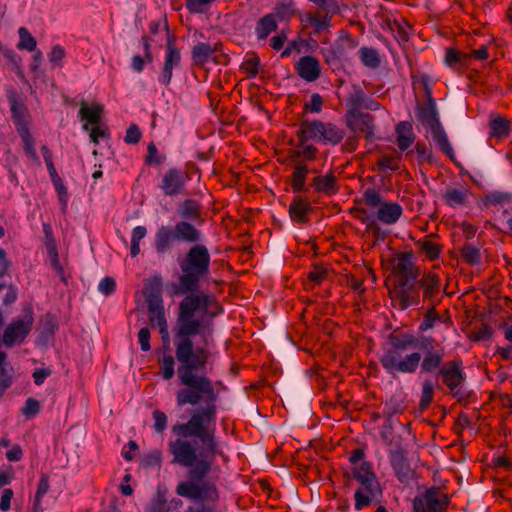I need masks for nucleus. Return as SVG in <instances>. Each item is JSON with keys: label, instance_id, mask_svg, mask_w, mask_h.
Returning a JSON list of instances; mask_svg holds the SVG:
<instances>
[{"label": "nucleus", "instance_id": "21", "mask_svg": "<svg viewBox=\"0 0 512 512\" xmlns=\"http://www.w3.org/2000/svg\"><path fill=\"white\" fill-rule=\"evenodd\" d=\"M371 489L373 490H369L365 485H360V487L355 491V510L360 511L373 503H379L381 501L383 491L380 482H376L375 486L371 485Z\"/></svg>", "mask_w": 512, "mask_h": 512}, {"label": "nucleus", "instance_id": "35", "mask_svg": "<svg viewBox=\"0 0 512 512\" xmlns=\"http://www.w3.org/2000/svg\"><path fill=\"white\" fill-rule=\"evenodd\" d=\"M262 67L261 60L255 52L247 53L246 58L240 65V71L246 75L247 78H254L259 73Z\"/></svg>", "mask_w": 512, "mask_h": 512}, {"label": "nucleus", "instance_id": "17", "mask_svg": "<svg viewBox=\"0 0 512 512\" xmlns=\"http://www.w3.org/2000/svg\"><path fill=\"white\" fill-rule=\"evenodd\" d=\"M346 126L355 134L363 135L367 142H372L375 137V119L368 112L345 116Z\"/></svg>", "mask_w": 512, "mask_h": 512}, {"label": "nucleus", "instance_id": "31", "mask_svg": "<svg viewBox=\"0 0 512 512\" xmlns=\"http://www.w3.org/2000/svg\"><path fill=\"white\" fill-rule=\"evenodd\" d=\"M440 387L436 378L426 377L421 383V395L419 399V410L425 411L431 405L434 399L435 389Z\"/></svg>", "mask_w": 512, "mask_h": 512}, {"label": "nucleus", "instance_id": "44", "mask_svg": "<svg viewBox=\"0 0 512 512\" xmlns=\"http://www.w3.org/2000/svg\"><path fill=\"white\" fill-rule=\"evenodd\" d=\"M299 147H301L300 150H296L293 154V161L295 162V165L298 162H303L302 160H298L299 158H303L306 161H312L316 159L319 150L316 146L312 144H306L299 142Z\"/></svg>", "mask_w": 512, "mask_h": 512}, {"label": "nucleus", "instance_id": "33", "mask_svg": "<svg viewBox=\"0 0 512 512\" xmlns=\"http://www.w3.org/2000/svg\"><path fill=\"white\" fill-rule=\"evenodd\" d=\"M367 96L360 87H354L353 92L346 100L347 111L345 116L362 113L361 109L364 107Z\"/></svg>", "mask_w": 512, "mask_h": 512}, {"label": "nucleus", "instance_id": "15", "mask_svg": "<svg viewBox=\"0 0 512 512\" xmlns=\"http://www.w3.org/2000/svg\"><path fill=\"white\" fill-rule=\"evenodd\" d=\"M175 42V36H168L165 45L164 64L158 78L159 82L165 87H168L171 83L173 69L178 68L181 65V52Z\"/></svg>", "mask_w": 512, "mask_h": 512}, {"label": "nucleus", "instance_id": "27", "mask_svg": "<svg viewBox=\"0 0 512 512\" xmlns=\"http://www.w3.org/2000/svg\"><path fill=\"white\" fill-rule=\"evenodd\" d=\"M488 126L491 139L503 140L511 133V120L499 114L490 116Z\"/></svg>", "mask_w": 512, "mask_h": 512}, {"label": "nucleus", "instance_id": "50", "mask_svg": "<svg viewBox=\"0 0 512 512\" xmlns=\"http://www.w3.org/2000/svg\"><path fill=\"white\" fill-rule=\"evenodd\" d=\"M295 14L294 4L292 2L289 3H279L274 8V13L272 14L275 19L280 21L289 20Z\"/></svg>", "mask_w": 512, "mask_h": 512}, {"label": "nucleus", "instance_id": "38", "mask_svg": "<svg viewBox=\"0 0 512 512\" xmlns=\"http://www.w3.org/2000/svg\"><path fill=\"white\" fill-rule=\"evenodd\" d=\"M407 408L404 398L392 396L384 404L382 414L390 420L394 415L403 413Z\"/></svg>", "mask_w": 512, "mask_h": 512}, {"label": "nucleus", "instance_id": "14", "mask_svg": "<svg viewBox=\"0 0 512 512\" xmlns=\"http://www.w3.org/2000/svg\"><path fill=\"white\" fill-rule=\"evenodd\" d=\"M450 497L438 487H430L413 499V512H446Z\"/></svg>", "mask_w": 512, "mask_h": 512}, {"label": "nucleus", "instance_id": "42", "mask_svg": "<svg viewBox=\"0 0 512 512\" xmlns=\"http://www.w3.org/2000/svg\"><path fill=\"white\" fill-rule=\"evenodd\" d=\"M277 29L276 19L272 14L263 16L256 27V33L259 39H265L270 33Z\"/></svg>", "mask_w": 512, "mask_h": 512}, {"label": "nucleus", "instance_id": "25", "mask_svg": "<svg viewBox=\"0 0 512 512\" xmlns=\"http://www.w3.org/2000/svg\"><path fill=\"white\" fill-rule=\"evenodd\" d=\"M351 474L354 480L360 485H365L369 490H372L371 485L375 486L376 482H379L372 464L368 461H362L359 465L353 466Z\"/></svg>", "mask_w": 512, "mask_h": 512}, {"label": "nucleus", "instance_id": "52", "mask_svg": "<svg viewBox=\"0 0 512 512\" xmlns=\"http://www.w3.org/2000/svg\"><path fill=\"white\" fill-rule=\"evenodd\" d=\"M415 151L418 155V163L421 165L423 163H431L432 162V149L427 146L424 142L418 141L415 144Z\"/></svg>", "mask_w": 512, "mask_h": 512}, {"label": "nucleus", "instance_id": "56", "mask_svg": "<svg viewBox=\"0 0 512 512\" xmlns=\"http://www.w3.org/2000/svg\"><path fill=\"white\" fill-rule=\"evenodd\" d=\"M413 83H420L424 88L426 98H433L432 96V87H431V78L426 73H421L419 75H411Z\"/></svg>", "mask_w": 512, "mask_h": 512}, {"label": "nucleus", "instance_id": "29", "mask_svg": "<svg viewBox=\"0 0 512 512\" xmlns=\"http://www.w3.org/2000/svg\"><path fill=\"white\" fill-rule=\"evenodd\" d=\"M432 237H437V234L431 233L424 238L415 241V245L419 252L424 254L429 261L437 260L443 251V245L432 241Z\"/></svg>", "mask_w": 512, "mask_h": 512}, {"label": "nucleus", "instance_id": "11", "mask_svg": "<svg viewBox=\"0 0 512 512\" xmlns=\"http://www.w3.org/2000/svg\"><path fill=\"white\" fill-rule=\"evenodd\" d=\"M436 380L441 381L442 385L449 389L451 396L459 403H467L472 396L471 391L463 389L467 376L461 359L446 362Z\"/></svg>", "mask_w": 512, "mask_h": 512}, {"label": "nucleus", "instance_id": "55", "mask_svg": "<svg viewBox=\"0 0 512 512\" xmlns=\"http://www.w3.org/2000/svg\"><path fill=\"white\" fill-rule=\"evenodd\" d=\"M323 107V98L319 93H313L310 101L304 104V110L311 113L321 112Z\"/></svg>", "mask_w": 512, "mask_h": 512}, {"label": "nucleus", "instance_id": "22", "mask_svg": "<svg viewBox=\"0 0 512 512\" xmlns=\"http://www.w3.org/2000/svg\"><path fill=\"white\" fill-rule=\"evenodd\" d=\"M202 205L195 199H185L179 203L176 212L179 217V221L186 223H192L195 225L202 224L204 219L202 217Z\"/></svg>", "mask_w": 512, "mask_h": 512}, {"label": "nucleus", "instance_id": "20", "mask_svg": "<svg viewBox=\"0 0 512 512\" xmlns=\"http://www.w3.org/2000/svg\"><path fill=\"white\" fill-rule=\"evenodd\" d=\"M314 208L311 200L303 195L293 197L289 206L290 219L297 224H307L310 221V215Z\"/></svg>", "mask_w": 512, "mask_h": 512}, {"label": "nucleus", "instance_id": "64", "mask_svg": "<svg viewBox=\"0 0 512 512\" xmlns=\"http://www.w3.org/2000/svg\"><path fill=\"white\" fill-rule=\"evenodd\" d=\"M378 167L382 170L396 171L399 168L397 160L390 155H385L378 161Z\"/></svg>", "mask_w": 512, "mask_h": 512}, {"label": "nucleus", "instance_id": "5", "mask_svg": "<svg viewBox=\"0 0 512 512\" xmlns=\"http://www.w3.org/2000/svg\"><path fill=\"white\" fill-rule=\"evenodd\" d=\"M193 244L183 258L178 259L181 275L176 293H196L200 282L209 275L211 257L208 248L199 242Z\"/></svg>", "mask_w": 512, "mask_h": 512}, {"label": "nucleus", "instance_id": "24", "mask_svg": "<svg viewBox=\"0 0 512 512\" xmlns=\"http://www.w3.org/2000/svg\"><path fill=\"white\" fill-rule=\"evenodd\" d=\"M389 461L397 479L404 483L411 479L412 470L403 449L391 451Z\"/></svg>", "mask_w": 512, "mask_h": 512}, {"label": "nucleus", "instance_id": "54", "mask_svg": "<svg viewBox=\"0 0 512 512\" xmlns=\"http://www.w3.org/2000/svg\"><path fill=\"white\" fill-rule=\"evenodd\" d=\"M152 416L154 419V431L157 433H162L163 431H165L167 428L168 421L166 414L163 411L156 409L152 412Z\"/></svg>", "mask_w": 512, "mask_h": 512}, {"label": "nucleus", "instance_id": "34", "mask_svg": "<svg viewBox=\"0 0 512 512\" xmlns=\"http://www.w3.org/2000/svg\"><path fill=\"white\" fill-rule=\"evenodd\" d=\"M104 108L101 104H94L88 106L85 102H82L79 109V117L81 120H86L88 123L96 125L101 121Z\"/></svg>", "mask_w": 512, "mask_h": 512}, {"label": "nucleus", "instance_id": "47", "mask_svg": "<svg viewBox=\"0 0 512 512\" xmlns=\"http://www.w3.org/2000/svg\"><path fill=\"white\" fill-rule=\"evenodd\" d=\"M19 34V42L17 44V48L20 50H27V51H35L37 46L36 39L31 35V33L28 31L25 27H20L18 30Z\"/></svg>", "mask_w": 512, "mask_h": 512}, {"label": "nucleus", "instance_id": "60", "mask_svg": "<svg viewBox=\"0 0 512 512\" xmlns=\"http://www.w3.org/2000/svg\"><path fill=\"white\" fill-rule=\"evenodd\" d=\"M66 55V52H65V49L60 46V45H54L50 51V53L48 54V57H49V61L54 65V66H61L62 65V60L64 59Z\"/></svg>", "mask_w": 512, "mask_h": 512}, {"label": "nucleus", "instance_id": "6", "mask_svg": "<svg viewBox=\"0 0 512 512\" xmlns=\"http://www.w3.org/2000/svg\"><path fill=\"white\" fill-rule=\"evenodd\" d=\"M289 178L294 193H308L312 190V195L322 194L329 197L339 191L338 181L332 170L321 174L316 169H310L305 162H298Z\"/></svg>", "mask_w": 512, "mask_h": 512}, {"label": "nucleus", "instance_id": "2", "mask_svg": "<svg viewBox=\"0 0 512 512\" xmlns=\"http://www.w3.org/2000/svg\"><path fill=\"white\" fill-rule=\"evenodd\" d=\"M445 349L432 336H415L399 328L387 336V346L379 357L384 370L392 375L414 374L436 378L445 367Z\"/></svg>", "mask_w": 512, "mask_h": 512}, {"label": "nucleus", "instance_id": "3", "mask_svg": "<svg viewBox=\"0 0 512 512\" xmlns=\"http://www.w3.org/2000/svg\"><path fill=\"white\" fill-rule=\"evenodd\" d=\"M411 251L401 252L396 255V262L392 268L394 287L390 291L391 298L397 303L400 310H406L411 306H418L423 302L429 306L418 326V331L424 333L432 329L441 317L436 310L441 292V278L432 271L422 272L421 268L413 261Z\"/></svg>", "mask_w": 512, "mask_h": 512}, {"label": "nucleus", "instance_id": "62", "mask_svg": "<svg viewBox=\"0 0 512 512\" xmlns=\"http://www.w3.org/2000/svg\"><path fill=\"white\" fill-rule=\"evenodd\" d=\"M328 271L325 268L314 267L307 277L314 285H320L327 278Z\"/></svg>", "mask_w": 512, "mask_h": 512}, {"label": "nucleus", "instance_id": "28", "mask_svg": "<svg viewBox=\"0 0 512 512\" xmlns=\"http://www.w3.org/2000/svg\"><path fill=\"white\" fill-rule=\"evenodd\" d=\"M324 11V14H321L320 11H316L314 13H308L306 15L307 24L313 29V34L319 35L324 30L328 29L331 26V20L333 15L338 12H330L329 9H321Z\"/></svg>", "mask_w": 512, "mask_h": 512}, {"label": "nucleus", "instance_id": "59", "mask_svg": "<svg viewBox=\"0 0 512 512\" xmlns=\"http://www.w3.org/2000/svg\"><path fill=\"white\" fill-rule=\"evenodd\" d=\"M49 487H50L49 477L47 474L42 473L40 475V480H39L38 487H37V490L35 493V503L36 504H39L41 502L42 498L48 492Z\"/></svg>", "mask_w": 512, "mask_h": 512}, {"label": "nucleus", "instance_id": "53", "mask_svg": "<svg viewBox=\"0 0 512 512\" xmlns=\"http://www.w3.org/2000/svg\"><path fill=\"white\" fill-rule=\"evenodd\" d=\"M40 409L41 406L39 401L30 397L26 400L25 405L21 408V413L26 416V418L31 419L40 412Z\"/></svg>", "mask_w": 512, "mask_h": 512}, {"label": "nucleus", "instance_id": "1", "mask_svg": "<svg viewBox=\"0 0 512 512\" xmlns=\"http://www.w3.org/2000/svg\"><path fill=\"white\" fill-rule=\"evenodd\" d=\"M211 358L178 361L177 376L184 387L176 393L178 406H205L192 412L185 423H175L171 431L176 436L168 441L171 464L187 469V479L180 481L175 489L183 498H220L213 481L205 480L212 472L216 457L222 454L216 437L218 392L212 380L205 375Z\"/></svg>", "mask_w": 512, "mask_h": 512}, {"label": "nucleus", "instance_id": "30", "mask_svg": "<svg viewBox=\"0 0 512 512\" xmlns=\"http://www.w3.org/2000/svg\"><path fill=\"white\" fill-rule=\"evenodd\" d=\"M163 282L161 277L155 276L149 279L144 286V297L147 305L163 304Z\"/></svg>", "mask_w": 512, "mask_h": 512}, {"label": "nucleus", "instance_id": "7", "mask_svg": "<svg viewBox=\"0 0 512 512\" xmlns=\"http://www.w3.org/2000/svg\"><path fill=\"white\" fill-rule=\"evenodd\" d=\"M202 239L201 231L192 223L177 221L173 226L161 225L155 232L153 247L157 254L171 253L180 243H198Z\"/></svg>", "mask_w": 512, "mask_h": 512}, {"label": "nucleus", "instance_id": "63", "mask_svg": "<svg viewBox=\"0 0 512 512\" xmlns=\"http://www.w3.org/2000/svg\"><path fill=\"white\" fill-rule=\"evenodd\" d=\"M214 2V0H186V9L191 13H202L203 8Z\"/></svg>", "mask_w": 512, "mask_h": 512}, {"label": "nucleus", "instance_id": "12", "mask_svg": "<svg viewBox=\"0 0 512 512\" xmlns=\"http://www.w3.org/2000/svg\"><path fill=\"white\" fill-rule=\"evenodd\" d=\"M362 201L370 208L378 207L376 218L387 225L395 224L403 214L399 203L384 201L381 193L374 188H367L363 192Z\"/></svg>", "mask_w": 512, "mask_h": 512}, {"label": "nucleus", "instance_id": "43", "mask_svg": "<svg viewBox=\"0 0 512 512\" xmlns=\"http://www.w3.org/2000/svg\"><path fill=\"white\" fill-rule=\"evenodd\" d=\"M175 358L176 356H172L171 354H164L162 358L159 359V373L165 380H170L175 375Z\"/></svg>", "mask_w": 512, "mask_h": 512}, {"label": "nucleus", "instance_id": "36", "mask_svg": "<svg viewBox=\"0 0 512 512\" xmlns=\"http://www.w3.org/2000/svg\"><path fill=\"white\" fill-rule=\"evenodd\" d=\"M361 63L370 68L377 69L381 65V57L377 49L363 46L358 50Z\"/></svg>", "mask_w": 512, "mask_h": 512}, {"label": "nucleus", "instance_id": "37", "mask_svg": "<svg viewBox=\"0 0 512 512\" xmlns=\"http://www.w3.org/2000/svg\"><path fill=\"white\" fill-rule=\"evenodd\" d=\"M460 257L464 263L470 266H478L481 264L480 249L471 243H464L459 249Z\"/></svg>", "mask_w": 512, "mask_h": 512}, {"label": "nucleus", "instance_id": "48", "mask_svg": "<svg viewBox=\"0 0 512 512\" xmlns=\"http://www.w3.org/2000/svg\"><path fill=\"white\" fill-rule=\"evenodd\" d=\"M166 161V156L160 154L154 142H149L147 145V154L144 162L147 166H159Z\"/></svg>", "mask_w": 512, "mask_h": 512}, {"label": "nucleus", "instance_id": "13", "mask_svg": "<svg viewBox=\"0 0 512 512\" xmlns=\"http://www.w3.org/2000/svg\"><path fill=\"white\" fill-rule=\"evenodd\" d=\"M34 323V310L31 304L23 307V317L13 320L7 325L3 333V344L12 347L15 344H22L32 330Z\"/></svg>", "mask_w": 512, "mask_h": 512}, {"label": "nucleus", "instance_id": "58", "mask_svg": "<svg viewBox=\"0 0 512 512\" xmlns=\"http://www.w3.org/2000/svg\"><path fill=\"white\" fill-rule=\"evenodd\" d=\"M42 229L44 233V244L48 250L57 249V243L53 234V229L50 223H43Z\"/></svg>", "mask_w": 512, "mask_h": 512}, {"label": "nucleus", "instance_id": "19", "mask_svg": "<svg viewBox=\"0 0 512 512\" xmlns=\"http://www.w3.org/2000/svg\"><path fill=\"white\" fill-rule=\"evenodd\" d=\"M297 75L306 82L316 81L322 71L320 61L312 55H305L299 58L294 65Z\"/></svg>", "mask_w": 512, "mask_h": 512}, {"label": "nucleus", "instance_id": "61", "mask_svg": "<svg viewBox=\"0 0 512 512\" xmlns=\"http://www.w3.org/2000/svg\"><path fill=\"white\" fill-rule=\"evenodd\" d=\"M142 137V133L139 127L136 124H130L126 131V135L124 138L125 143L127 144H137L140 142Z\"/></svg>", "mask_w": 512, "mask_h": 512}, {"label": "nucleus", "instance_id": "4", "mask_svg": "<svg viewBox=\"0 0 512 512\" xmlns=\"http://www.w3.org/2000/svg\"><path fill=\"white\" fill-rule=\"evenodd\" d=\"M177 330L175 332V354L177 361L211 358V351L203 346H195L192 338L205 332L209 327L195 318L200 311L203 316L214 318L223 313V307L213 294L189 293L179 303Z\"/></svg>", "mask_w": 512, "mask_h": 512}, {"label": "nucleus", "instance_id": "10", "mask_svg": "<svg viewBox=\"0 0 512 512\" xmlns=\"http://www.w3.org/2000/svg\"><path fill=\"white\" fill-rule=\"evenodd\" d=\"M415 115L417 120L430 130L438 149L451 161H455V153L440 122L434 98H426L425 104L417 105Z\"/></svg>", "mask_w": 512, "mask_h": 512}, {"label": "nucleus", "instance_id": "9", "mask_svg": "<svg viewBox=\"0 0 512 512\" xmlns=\"http://www.w3.org/2000/svg\"><path fill=\"white\" fill-rule=\"evenodd\" d=\"M346 132L332 122L321 120H302L297 131L298 142L307 143L314 140L322 145L337 146L345 138Z\"/></svg>", "mask_w": 512, "mask_h": 512}, {"label": "nucleus", "instance_id": "32", "mask_svg": "<svg viewBox=\"0 0 512 512\" xmlns=\"http://www.w3.org/2000/svg\"><path fill=\"white\" fill-rule=\"evenodd\" d=\"M397 146L401 151L407 150L415 140L412 124L408 121H400L395 128Z\"/></svg>", "mask_w": 512, "mask_h": 512}, {"label": "nucleus", "instance_id": "26", "mask_svg": "<svg viewBox=\"0 0 512 512\" xmlns=\"http://www.w3.org/2000/svg\"><path fill=\"white\" fill-rule=\"evenodd\" d=\"M222 51V43L217 42L213 46L204 43L198 42L194 45L191 51V59L195 66H203L207 63L212 55L216 52Z\"/></svg>", "mask_w": 512, "mask_h": 512}, {"label": "nucleus", "instance_id": "51", "mask_svg": "<svg viewBox=\"0 0 512 512\" xmlns=\"http://www.w3.org/2000/svg\"><path fill=\"white\" fill-rule=\"evenodd\" d=\"M162 463V451L155 449L146 453L141 459L144 468L160 467Z\"/></svg>", "mask_w": 512, "mask_h": 512}, {"label": "nucleus", "instance_id": "18", "mask_svg": "<svg viewBox=\"0 0 512 512\" xmlns=\"http://www.w3.org/2000/svg\"><path fill=\"white\" fill-rule=\"evenodd\" d=\"M471 196L472 191L467 186H450L442 193V201L453 209L467 208L471 203Z\"/></svg>", "mask_w": 512, "mask_h": 512}, {"label": "nucleus", "instance_id": "8", "mask_svg": "<svg viewBox=\"0 0 512 512\" xmlns=\"http://www.w3.org/2000/svg\"><path fill=\"white\" fill-rule=\"evenodd\" d=\"M5 93L10 106L11 119L22 140L24 151L34 163L40 164L39 156L34 145V139L29 129V110L23 98L14 87H6Z\"/></svg>", "mask_w": 512, "mask_h": 512}, {"label": "nucleus", "instance_id": "45", "mask_svg": "<svg viewBox=\"0 0 512 512\" xmlns=\"http://www.w3.org/2000/svg\"><path fill=\"white\" fill-rule=\"evenodd\" d=\"M190 500L194 501L196 505L194 506H188L185 512H218L217 505L220 500L217 499L215 501H210L208 499H195V498H189Z\"/></svg>", "mask_w": 512, "mask_h": 512}, {"label": "nucleus", "instance_id": "57", "mask_svg": "<svg viewBox=\"0 0 512 512\" xmlns=\"http://www.w3.org/2000/svg\"><path fill=\"white\" fill-rule=\"evenodd\" d=\"M98 290L105 296L112 295L116 290V281L111 276H106L98 284Z\"/></svg>", "mask_w": 512, "mask_h": 512}, {"label": "nucleus", "instance_id": "41", "mask_svg": "<svg viewBox=\"0 0 512 512\" xmlns=\"http://www.w3.org/2000/svg\"><path fill=\"white\" fill-rule=\"evenodd\" d=\"M390 29L392 32L395 33V38L397 39V41L399 43H401V42L406 43L409 41L410 31L412 28H411L409 22L406 21L405 19L394 20L390 24Z\"/></svg>", "mask_w": 512, "mask_h": 512}, {"label": "nucleus", "instance_id": "16", "mask_svg": "<svg viewBox=\"0 0 512 512\" xmlns=\"http://www.w3.org/2000/svg\"><path fill=\"white\" fill-rule=\"evenodd\" d=\"M189 180L190 176L186 171L171 167L162 176L159 188L165 196L174 197L184 192Z\"/></svg>", "mask_w": 512, "mask_h": 512}, {"label": "nucleus", "instance_id": "23", "mask_svg": "<svg viewBox=\"0 0 512 512\" xmlns=\"http://www.w3.org/2000/svg\"><path fill=\"white\" fill-rule=\"evenodd\" d=\"M167 489L158 487L153 498L145 507V512H171L182 505V500L173 498L168 501Z\"/></svg>", "mask_w": 512, "mask_h": 512}, {"label": "nucleus", "instance_id": "46", "mask_svg": "<svg viewBox=\"0 0 512 512\" xmlns=\"http://www.w3.org/2000/svg\"><path fill=\"white\" fill-rule=\"evenodd\" d=\"M147 235V228L145 226H136L131 233V246L130 255L136 257L140 253V242Z\"/></svg>", "mask_w": 512, "mask_h": 512}, {"label": "nucleus", "instance_id": "49", "mask_svg": "<svg viewBox=\"0 0 512 512\" xmlns=\"http://www.w3.org/2000/svg\"><path fill=\"white\" fill-rule=\"evenodd\" d=\"M512 200V195L507 192L492 191L485 195L483 203L485 206H497Z\"/></svg>", "mask_w": 512, "mask_h": 512}, {"label": "nucleus", "instance_id": "40", "mask_svg": "<svg viewBox=\"0 0 512 512\" xmlns=\"http://www.w3.org/2000/svg\"><path fill=\"white\" fill-rule=\"evenodd\" d=\"M148 319L152 327H161L167 324L163 304L147 305Z\"/></svg>", "mask_w": 512, "mask_h": 512}, {"label": "nucleus", "instance_id": "39", "mask_svg": "<svg viewBox=\"0 0 512 512\" xmlns=\"http://www.w3.org/2000/svg\"><path fill=\"white\" fill-rule=\"evenodd\" d=\"M351 212L354 213V217L356 219L366 225L367 230L371 231L375 237L379 238L380 228L376 222V219L372 215L368 214L366 209L353 208Z\"/></svg>", "mask_w": 512, "mask_h": 512}]
</instances>
